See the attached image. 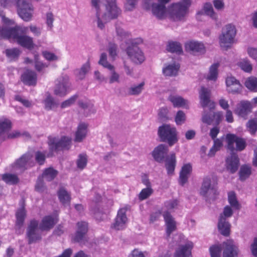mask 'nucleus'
Listing matches in <instances>:
<instances>
[{"label":"nucleus","instance_id":"obj_1","mask_svg":"<svg viewBox=\"0 0 257 257\" xmlns=\"http://www.w3.org/2000/svg\"><path fill=\"white\" fill-rule=\"evenodd\" d=\"M191 0H180L172 3L168 9L169 19L173 22H184L187 17Z\"/></svg>","mask_w":257,"mask_h":257},{"label":"nucleus","instance_id":"obj_2","mask_svg":"<svg viewBox=\"0 0 257 257\" xmlns=\"http://www.w3.org/2000/svg\"><path fill=\"white\" fill-rule=\"evenodd\" d=\"M142 42L141 38H137L130 40L126 43L125 52L132 61L137 64L142 63L145 60L144 53L138 46Z\"/></svg>","mask_w":257,"mask_h":257},{"label":"nucleus","instance_id":"obj_3","mask_svg":"<svg viewBox=\"0 0 257 257\" xmlns=\"http://www.w3.org/2000/svg\"><path fill=\"white\" fill-rule=\"evenodd\" d=\"M158 135L161 142L167 143L170 146H172L178 141L176 129L170 124H164L159 126Z\"/></svg>","mask_w":257,"mask_h":257},{"label":"nucleus","instance_id":"obj_4","mask_svg":"<svg viewBox=\"0 0 257 257\" xmlns=\"http://www.w3.org/2000/svg\"><path fill=\"white\" fill-rule=\"evenodd\" d=\"M200 194L205 198L206 201L214 200L216 195L218 194L217 183L212 182L210 177L204 178L200 188Z\"/></svg>","mask_w":257,"mask_h":257},{"label":"nucleus","instance_id":"obj_5","mask_svg":"<svg viewBox=\"0 0 257 257\" xmlns=\"http://www.w3.org/2000/svg\"><path fill=\"white\" fill-rule=\"evenodd\" d=\"M39 221L35 219L31 220L27 228L26 237L29 244H31L42 239V233L40 231Z\"/></svg>","mask_w":257,"mask_h":257},{"label":"nucleus","instance_id":"obj_6","mask_svg":"<svg viewBox=\"0 0 257 257\" xmlns=\"http://www.w3.org/2000/svg\"><path fill=\"white\" fill-rule=\"evenodd\" d=\"M236 31L235 26L231 24L226 25L223 29L219 36L220 45L221 47L228 48L233 43Z\"/></svg>","mask_w":257,"mask_h":257},{"label":"nucleus","instance_id":"obj_7","mask_svg":"<svg viewBox=\"0 0 257 257\" xmlns=\"http://www.w3.org/2000/svg\"><path fill=\"white\" fill-rule=\"evenodd\" d=\"M71 142V139L68 137L63 136L60 139L50 136L48 137V144L50 151L57 152L63 150H68Z\"/></svg>","mask_w":257,"mask_h":257},{"label":"nucleus","instance_id":"obj_8","mask_svg":"<svg viewBox=\"0 0 257 257\" xmlns=\"http://www.w3.org/2000/svg\"><path fill=\"white\" fill-rule=\"evenodd\" d=\"M225 140L227 144V148L232 153H233L235 149L237 151H242L246 146L245 139L234 134H227Z\"/></svg>","mask_w":257,"mask_h":257},{"label":"nucleus","instance_id":"obj_9","mask_svg":"<svg viewBox=\"0 0 257 257\" xmlns=\"http://www.w3.org/2000/svg\"><path fill=\"white\" fill-rule=\"evenodd\" d=\"M17 8L18 14L23 20L29 22L32 20L34 9L31 4L26 0H18Z\"/></svg>","mask_w":257,"mask_h":257},{"label":"nucleus","instance_id":"obj_10","mask_svg":"<svg viewBox=\"0 0 257 257\" xmlns=\"http://www.w3.org/2000/svg\"><path fill=\"white\" fill-rule=\"evenodd\" d=\"M105 8L106 12L102 15V19L107 22L116 18L120 13V10L116 4V0H106Z\"/></svg>","mask_w":257,"mask_h":257},{"label":"nucleus","instance_id":"obj_11","mask_svg":"<svg viewBox=\"0 0 257 257\" xmlns=\"http://www.w3.org/2000/svg\"><path fill=\"white\" fill-rule=\"evenodd\" d=\"M33 155L31 153L27 152L15 161L13 167L23 172L34 165V162L31 161Z\"/></svg>","mask_w":257,"mask_h":257},{"label":"nucleus","instance_id":"obj_12","mask_svg":"<svg viewBox=\"0 0 257 257\" xmlns=\"http://www.w3.org/2000/svg\"><path fill=\"white\" fill-rule=\"evenodd\" d=\"M69 86V77L67 75L62 76L56 81L54 93L60 96H64L66 94Z\"/></svg>","mask_w":257,"mask_h":257},{"label":"nucleus","instance_id":"obj_13","mask_svg":"<svg viewBox=\"0 0 257 257\" xmlns=\"http://www.w3.org/2000/svg\"><path fill=\"white\" fill-rule=\"evenodd\" d=\"M168 152L169 149L167 145L160 144L154 148L151 154L155 161L161 163L168 157Z\"/></svg>","mask_w":257,"mask_h":257},{"label":"nucleus","instance_id":"obj_14","mask_svg":"<svg viewBox=\"0 0 257 257\" xmlns=\"http://www.w3.org/2000/svg\"><path fill=\"white\" fill-rule=\"evenodd\" d=\"M98 63L103 67L111 71V74L109 78V83L111 84L114 82H119V75L114 71L113 66L109 64L107 61V55L106 53H103L101 54Z\"/></svg>","mask_w":257,"mask_h":257},{"label":"nucleus","instance_id":"obj_15","mask_svg":"<svg viewBox=\"0 0 257 257\" xmlns=\"http://www.w3.org/2000/svg\"><path fill=\"white\" fill-rule=\"evenodd\" d=\"M223 257H237L238 248L232 240H227L222 243Z\"/></svg>","mask_w":257,"mask_h":257},{"label":"nucleus","instance_id":"obj_16","mask_svg":"<svg viewBox=\"0 0 257 257\" xmlns=\"http://www.w3.org/2000/svg\"><path fill=\"white\" fill-rule=\"evenodd\" d=\"M126 209L120 208L117 212V214L115 218L114 223L111 227L115 230H121L125 227L127 218L126 215Z\"/></svg>","mask_w":257,"mask_h":257},{"label":"nucleus","instance_id":"obj_17","mask_svg":"<svg viewBox=\"0 0 257 257\" xmlns=\"http://www.w3.org/2000/svg\"><path fill=\"white\" fill-rule=\"evenodd\" d=\"M185 49L190 53L193 55H200L205 52L204 44L200 42L191 41L185 44Z\"/></svg>","mask_w":257,"mask_h":257},{"label":"nucleus","instance_id":"obj_18","mask_svg":"<svg viewBox=\"0 0 257 257\" xmlns=\"http://www.w3.org/2000/svg\"><path fill=\"white\" fill-rule=\"evenodd\" d=\"M77 226V229L73 240L75 242L81 243L85 240L88 231V223L85 221L78 222Z\"/></svg>","mask_w":257,"mask_h":257},{"label":"nucleus","instance_id":"obj_19","mask_svg":"<svg viewBox=\"0 0 257 257\" xmlns=\"http://www.w3.org/2000/svg\"><path fill=\"white\" fill-rule=\"evenodd\" d=\"M199 94L200 103L202 107L204 108L209 105L210 109L214 108V102L210 103V91L208 88L202 86Z\"/></svg>","mask_w":257,"mask_h":257},{"label":"nucleus","instance_id":"obj_20","mask_svg":"<svg viewBox=\"0 0 257 257\" xmlns=\"http://www.w3.org/2000/svg\"><path fill=\"white\" fill-rule=\"evenodd\" d=\"M239 164V158L234 153H231V155L226 159V169L231 174H233L237 171Z\"/></svg>","mask_w":257,"mask_h":257},{"label":"nucleus","instance_id":"obj_21","mask_svg":"<svg viewBox=\"0 0 257 257\" xmlns=\"http://www.w3.org/2000/svg\"><path fill=\"white\" fill-rule=\"evenodd\" d=\"M193 244L191 241H188L184 245H180L176 249L175 257H191V250Z\"/></svg>","mask_w":257,"mask_h":257},{"label":"nucleus","instance_id":"obj_22","mask_svg":"<svg viewBox=\"0 0 257 257\" xmlns=\"http://www.w3.org/2000/svg\"><path fill=\"white\" fill-rule=\"evenodd\" d=\"M163 216L166 225V234L169 237L176 229V223L174 218L168 211L164 212Z\"/></svg>","mask_w":257,"mask_h":257},{"label":"nucleus","instance_id":"obj_23","mask_svg":"<svg viewBox=\"0 0 257 257\" xmlns=\"http://www.w3.org/2000/svg\"><path fill=\"white\" fill-rule=\"evenodd\" d=\"M16 40L18 44L21 46L31 49L34 47L33 38L27 35H20L12 37L11 39Z\"/></svg>","mask_w":257,"mask_h":257},{"label":"nucleus","instance_id":"obj_24","mask_svg":"<svg viewBox=\"0 0 257 257\" xmlns=\"http://www.w3.org/2000/svg\"><path fill=\"white\" fill-rule=\"evenodd\" d=\"M91 6L94 8L96 10L95 19L94 22H96L97 23V26L98 28L101 30L104 29L105 27L104 23L102 22L100 18V5L101 2L100 0H91Z\"/></svg>","mask_w":257,"mask_h":257},{"label":"nucleus","instance_id":"obj_25","mask_svg":"<svg viewBox=\"0 0 257 257\" xmlns=\"http://www.w3.org/2000/svg\"><path fill=\"white\" fill-rule=\"evenodd\" d=\"M252 109L251 103L248 101H241L238 104L235 113L239 116L244 117L250 112Z\"/></svg>","mask_w":257,"mask_h":257},{"label":"nucleus","instance_id":"obj_26","mask_svg":"<svg viewBox=\"0 0 257 257\" xmlns=\"http://www.w3.org/2000/svg\"><path fill=\"white\" fill-rule=\"evenodd\" d=\"M153 14L159 20L164 19L166 17V7L158 3L152 5Z\"/></svg>","mask_w":257,"mask_h":257},{"label":"nucleus","instance_id":"obj_27","mask_svg":"<svg viewBox=\"0 0 257 257\" xmlns=\"http://www.w3.org/2000/svg\"><path fill=\"white\" fill-rule=\"evenodd\" d=\"M57 222L56 217L52 215L46 216L43 217L40 224V229L41 231L49 230L53 227Z\"/></svg>","mask_w":257,"mask_h":257},{"label":"nucleus","instance_id":"obj_28","mask_svg":"<svg viewBox=\"0 0 257 257\" xmlns=\"http://www.w3.org/2000/svg\"><path fill=\"white\" fill-rule=\"evenodd\" d=\"M218 228L222 235L226 236L229 235L230 224L222 215L220 216Z\"/></svg>","mask_w":257,"mask_h":257},{"label":"nucleus","instance_id":"obj_29","mask_svg":"<svg viewBox=\"0 0 257 257\" xmlns=\"http://www.w3.org/2000/svg\"><path fill=\"white\" fill-rule=\"evenodd\" d=\"M22 80L27 85H35L37 80V75L34 71L27 70L22 75Z\"/></svg>","mask_w":257,"mask_h":257},{"label":"nucleus","instance_id":"obj_30","mask_svg":"<svg viewBox=\"0 0 257 257\" xmlns=\"http://www.w3.org/2000/svg\"><path fill=\"white\" fill-rule=\"evenodd\" d=\"M164 161H165V167L168 174L169 175L173 174L176 164L175 154H171Z\"/></svg>","mask_w":257,"mask_h":257},{"label":"nucleus","instance_id":"obj_31","mask_svg":"<svg viewBox=\"0 0 257 257\" xmlns=\"http://www.w3.org/2000/svg\"><path fill=\"white\" fill-rule=\"evenodd\" d=\"M20 207L17 210L16 213V222L18 225H23L26 211L25 209V202L24 200H21L20 202Z\"/></svg>","mask_w":257,"mask_h":257},{"label":"nucleus","instance_id":"obj_32","mask_svg":"<svg viewBox=\"0 0 257 257\" xmlns=\"http://www.w3.org/2000/svg\"><path fill=\"white\" fill-rule=\"evenodd\" d=\"M87 124L83 122L80 123L78 125L77 130L75 133L74 141L81 142L86 137L87 133Z\"/></svg>","mask_w":257,"mask_h":257},{"label":"nucleus","instance_id":"obj_33","mask_svg":"<svg viewBox=\"0 0 257 257\" xmlns=\"http://www.w3.org/2000/svg\"><path fill=\"white\" fill-rule=\"evenodd\" d=\"M205 14L209 16L212 19L217 20L218 18L217 14L214 12L212 4L210 3H206L204 5L203 11L197 13L198 15H202Z\"/></svg>","mask_w":257,"mask_h":257},{"label":"nucleus","instance_id":"obj_34","mask_svg":"<svg viewBox=\"0 0 257 257\" xmlns=\"http://www.w3.org/2000/svg\"><path fill=\"white\" fill-rule=\"evenodd\" d=\"M11 121L5 118H0V138L4 140L6 138V132L11 127Z\"/></svg>","mask_w":257,"mask_h":257},{"label":"nucleus","instance_id":"obj_35","mask_svg":"<svg viewBox=\"0 0 257 257\" xmlns=\"http://www.w3.org/2000/svg\"><path fill=\"white\" fill-rule=\"evenodd\" d=\"M57 193L60 202L64 205H69L71 200L70 193L63 187L59 188Z\"/></svg>","mask_w":257,"mask_h":257},{"label":"nucleus","instance_id":"obj_36","mask_svg":"<svg viewBox=\"0 0 257 257\" xmlns=\"http://www.w3.org/2000/svg\"><path fill=\"white\" fill-rule=\"evenodd\" d=\"M169 99L175 107H184L185 108H189L188 101L181 96H170Z\"/></svg>","mask_w":257,"mask_h":257},{"label":"nucleus","instance_id":"obj_37","mask_svg":"<svg viewBox=\"0 0 257 257\" xmlns=\"http://www.w3.org/2000/svg\"><path fill=\"white\" fill-rule=\"evenodd\" d=\"M180 68V65L173 63L166 66L163 68V73L165 76H176Z\"/></svg>","mask_w":257,"mask_h":257},{"label":"nucleus","instance_id":"obj_38","mask_svg":"<svg viewBox=\"0 0 257 257\" xmlns=\"http://www.w3.org/2000/svg\"><path fill=\"white\" fill-rule=\"evenodd\" d=\"M58 173V172L56 170L52 167H49L44 170L41 177L47 181H51L57 176Z\"/></svg>","mask_w":257,"mask_h":257},{"label":"nucleus","instance_id":"obj_39","mask_svg":"<svg viewBox=\"0 0 257 257\" xmlns=\"http://www.w3.org/2000/svg\"><path fill=\"white\" fill-rule=\"evenodd\" d=\"M4 53L10 61H13L18 60L20 55L21 51L18 48H13L7 49Z\"/></svg>","mask_w":257,"mask_h":257},{"label":"nucleus","instance_id":"obj_40","mask_svg":"<svg viewBox=\"0 0 257 257\" xmlns=\"http://www.w3.org/2000/svg\"><path fill=\"white\" fill-rule=\"evenodd\" d=\"M90 69V64L89 62H87L84 64L80 69H76L74 71L75 75L77 78L79 80L83 79L86 74Z\"/></svg>","mask_w":257,"mask_h":257},{"label":"nucleus","instance_id":"obj_41","mask_svg":"<svg viewBox=\"0 0 257 257\" xmlns=\"http://www.w3.org/2000/svg\"><path fill=\"white\" fill-rule=\"evenodd\" d=\"M238 174L240 180L244 181L249 178L251 174V167L247 165H243L241 166Z\"/></svg>","mask_w":257,"mask_h":257},{"label":"nucleus","instance_id":"obj_42","mask_svg":"<svg viewBox=\"0 0 257 257\" xmlns=\"http://www.w3.org/2000/svg\"><path fill=\"white\" fill-rule=\"evenodd\" d=\"M168 51L171 53H176L180 54L183 53V49L179 42L171 41L168 43L167 46Z\"/></svg>","mask_w":257,"mask_h":257},{"label":"nucleus","instance_id":"obj_43","mask_svg":"<svg viewBox=\"0 0 257 257\" xmlns=\"http://www.w3.org/2000/svg\"><path fill=\"white\" fill-rule=\"evenodd\" d=\"M2 179L9 185H15L19 181V179L17 175L11 173H5L2 175Z\"/></svg>","mask_w":257,"mask_h":257},{"label":"nucleus","instance_id":"obj_44","mask_svg":"<svg viewBox=\"0 0 257 257\" xmlns=\"http://www.w3.org/2000/svg\"><path fill=\"white\" fill-rule=\"evenodd\" d=\"M28 30V27L21 26H15L13 28H10V38L20 36L19 35L20 33L23 34H26Z\"/></svg>","mask_w":257,"mask_h":257},{"label":"nucleus","instance_id":"obj_45","mask_svg":"<svg viewBox=\"0 0 257 257\" xmlns=\"http://www.w3.org/2000/svg\"><path fill=\"white\" fill-rule=\"evenodd\" d=\"M245 87L249 90L257 92V78L255 77H248L245 81Z\"/></svg>","mask_w":257,"mask_h":257},{"label":"nucleus","instance_id":"obj_46","mask_svg":"<svg viewBox=\"0 0 257 257\" xmlns=\"http://www.w3.org/2000/svg\"><path fill=\"white\" fill-rule=\"evenodd\" d=\"M219 64L215 63L212 65L209 69V74L207 79L209 80L215 81L218 76V67Z\"/></svg>","mask_w":257,"mask_h":257},{"label":"nucleus","instance_id":"obj_47","mask_svg":"<svg viewBox=\"0 0 257 257\" xmlns=\"http://www.w3.org/2000/svg\"><path fill=\"white\" fill-rule=\"evenodd\" d=\"M144 85L145 83L143 82L137 85L132 86L128 89V94L131 95H138L140 94L144 89Z\"/></svg>","mask_w":257,"mask_h":257},{"label":"nucleus","instance_id":"obj_48","mask_svg":"<svg viewBox=\"0 0 257 257\" xmlns=\"http://www.w3.org/2000/svg\"><path fill=\"white\" fill-rule=\"evenodd\" d=\"M228 200L230 205L236 209H239L240 205L237 200L235 194L234 192H230L228 194Z\"/></svg>","mask_w":257,"mask_h":257},{"label":"nucleus","instance_id":"obj_49","mask_svg":"<svg viewBox=\"0 0 257 257\" xmlns=\"http://www.w3.org/2000/svg\"><path fill=\"white\" fill-rule=\"evenodd\" d=\"M238 66L245 72L249 73L252 71V67L249 61L247 59H243L238 63Z\"/></svg>","mask_w":257,"mask_h":257},{"label":"nucleus","instance_id":"obj_50","mask_svg":"<svg viewBox=\"0 0 257 257\" xmlns=\"http://www.w3.org/2000/svg\"><path fill=\"white\" fill-rule=\"evenodd\" d=\"M222 249V244L211 246L209 248L211 257H220Z\"/></svg>","mask_w":257,"mask_h":257},{"label":"nucleus","instance_id":"obj_51","mask_svg":"<svg viewBox=\"0 0 257 257\" xmlns=\"http://www.w3.org/2000/svg\"><path fill=\"white\" fill-rule=\"evenodd\" d=\"M87 163V156L85 154H80L77 160V166L79 169H83Z\"/></svg>","mask_w":257,"mask_h":257},{"label":"nucleus","instance_id":"obj_52","mask_svg":"<svg viewBox=\"0 0 257 257\" xmlns=\"http://www.w3.org/2000/svg\"><path fill=\"white\" fill-rule=\"evenodd\" d=\"M246 126L251 135H254L257 131V118H253L248 121Z\"/></svg>","mask_w":257,"mask_h":257},{"label":"nucleus","instance_id":"obj_53","mask_svg":"<svg viewBox=\"0 0 257 257\" xmlns=\"http://www.w3.org/2000/svg\"><path fill=\"white\" fill-rule=\"evenodd\" d=\"M35 160L39 165H43L46 160V153L41 151H37L35 155Z\"/></svg>","mask_w":257,"mask_h":257},{"label":"nucleus","instance_id":"obj_54","mask_svg":"<svg viewBox=\"0 0 257 257\" xmlns=\"http://www.w3.org/2000/svg\"><path fill=\"white\" fill-rule=\"evenodd\" d=\"M153 192L151 187H148L142 189L139 194V199L143 200L148 198Z\"/></svg>","mask_w":257,"mask_h":257},{"label":"nucleus","instance_id":"obj_55","mask_svg":"<svg viewBox=\"0 0 257 257\" xmlns=\"http://www.w3.org/2000/svg\"><path fill=\"white\" fill-rule=\"evenodd\" d=\"M175 122L177 125L184 123L186 120V115L182 110H179L175 118Z\"/></svg>","mask_w":257,"mask_h":257},{"label":"nucleus","instance_id":"obj_56","mask_svg":"<svg viewBox=\"0 0 257 257\" xmlns=\"http://www.w3.org/2000/svg\"><path fill=\"white\" fill-rule=\"evenodd\" d=\"M43 179L41 176L37 179L35 185V190L38 192H43L46 190V187Z\"/></svg>","mask_w":257,"mask_h":257},{"label":"nucleus","instance_id":"obj_57","mask_svg":"<svg viewBox=\"0 0 257 257\" xmlns=\"http://www.w3.org/2000/svg\"><path fill=\"white\" fill-rule=\"evenodd\" d=\"M138 2V0H125V10L127 11H133L136 8Z\"/></svg>","mask_w":257,"mask_h":257},{"label":"nucleus","instance_id":"obj_58","mask_svg":"<svg viewBox=\"0 0 257 257\" xmlns=\"http://www.w3.org/2000/svg\"><path fill=\"white\" fill-rule=\"evenodd\" d=\"M18 0H0V5L4 8H10L13 6H17Z\"/></svg>","mask_w":257,"mask_h":257},{"label":"nucleus","instance_id":"obj_59","mask_svg":"<svg viewBox=\"0 0 257 257\" xmlns=\"http://www.w3.org/2000/svg\"><path fill=\"white\" fill-rule=\"evenodd\" d=\"M242 86L240 82L235 83V84L227 87V90L229 93L233 94L238 93L241 90Z\"/></svg>","mask_w":257,"mask_h":257},{"label":"nucleus","instance_id":"obj_60","mask_svg":"<svg viewBox=\"0 0 257 257\" xmlns=\"http://www.w3.org/2000/svg\"><path fill=\"white\" fill-rule=\"evenodd\" d=\"M54 21V18L53 14L51 12L47 13L46 14V24L49 30H52Z\"/></svg>","mask_w":257,"mask_h":257},{"label":"nucleus","instance_id":"obj_61","mask_svg":"<svg viewBox=\"0 0 257 257\" xmlns=\"http://www.w3.org/2000/svg\"><path fill=\"white\" fill-rule=\"evenodd\" d=\"M15 100L21 102L24 106L26 107H30L32 105V102L31 101L20 95L15 96Z\"/></svg>","mask_w":257,"mask_h":257},{"label":"nucleus","instance_id":"obj_62","mask_svg":"<svg viewBox=\"0 0 257 257\" xmlns=\"http://www.w3.org/2000/svg\"><path fill=\"white\" fill-rule=\"evenodd\" d=\"M0 35L4 38L10 39V28L0 26Z\"/></svg>","mask_w":257,"mask_h":257},{"label":"nucleus","instance_id":"obj_63","mask_svg":"<svg viewBox=\"0 0 257 257\" xmlns=\"http://www.w3.org/2000/svg\"><path fill=\"white\" fill-rule=\"evenodd\" d=\"M44 104L45 108L47 110H50L55 105V102L53 98L50 96H48L44 100Z\"/></svg>","mask_w":257,"mask_h":257},{"label":"nucleus","instance_id":"obj_64","mask_svg":"<svg viewBox=\"0 0 257 257\" xmlns=\"http://www.w3.org/2000/svg\"><path fill=\"white\" fill-rule=\"evenodd\" d=\"M77 98V95H74L71 96L68 99L63 102L61 105V107L63 108H65V107L70 106L76 101Z\"/></svg>","mask_w":257,"mask_h":257}]
</instances>
